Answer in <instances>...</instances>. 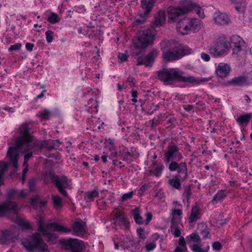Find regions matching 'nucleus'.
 Returning a JSON list of instances; mask_svg holds the SVG:
<instances>
[{
  "label": "nucleus",
  "instance_id": "obj_1",
  "mask_svg": "<svg viewBox=\"0 0 252 252\" xmlns=\"http://www.w3.org/2000/svg\"><path fill=\"white\" fill-rule=\"evenodd\" d=\"M194 10L200 18H204V11L198 4L191 0H187L183 8L178 6H169L167 9L168 19L172 23L177 22V29L181 34H187L191 32H196L201 28V21L197 18L184 17L186 13Z\"/></svg>",
  "mask_w": 252,
  "mask_h": 252
},
{
  "label": "nucleus",
  "instance_id": "obj_2",
  "mask_svg": "<svg viewBox=\"0 0 252 252\" xmlns=\"http://www.w3.org/2000/svg\"><path fill=\"white\" fill-rule=\"evenodd\" d=\"M18 130L19 135L15 138L14 145L8 148L7 153L9 164L15 169L18 167L19 152L26 154L24 156L25 165L28 163L29 158L32 156L33 150L39 145L38 140L30 133L27 124L21 125Z\"/></svg>",
  "mask_w": 252,
  "mask_h": 252
},
{
  "label": "nucleus",
  "instance_id": "obj_3",
  "mask_svg": "<svg viewBox=\"0 0 252 252\" xmlns=\"http://www.w3.org/2000/svg\"><path fill=\"white\" fill-rule=\"evenodd\" d=\"M159 80L166 85L171 84L174 81L191 84H199L208 81L207 78H199L189 75L178 68H163L157 72Z\"/></svg>",
  "mask_w": 252,
  "mask_h": 252
},
{
  "label": "nucleus",
  "instance_id": "obj_4",
  "mask_svg": "<svg viewBox=\"0 0 252 252\" xmlns=\"http://www.w3.org/2000/svg\"><path fill=\"white\" fill-rule=\"evenodd\" d=\"M160 46L162 58L167 62L178 60L193 52L192 49L188 46H177L173 41H162L160 43Z\"/></svg>",
  "mask_w": 252,
  "mask_h": 252
},
{
  "label": "nucleus",
  "instance_id": "obj_5",
  "mask_svg": "<svg viewBox=\"0 0 252 252\" xmlns=\"http://www.w3.org/2000/svg\"><path fill=\"white\" fill-rule=\"evenodd\" d=\"M48 177L59 192L63 196L67 197L68 194L65 189L71 188V181L64 175H58L52 172L49 173Z\"/></svg>",
  "mask_w": 252,
  "mask_h": 252
},
{
  "label": "nucleus",
  "instance_id": "obj_6",
  "mask_svg": "<svg viewBox=\"0 0 252 252\" xmlns=\"http://www.w3.org/2000/svg\"><path fill=\"white\" fill-rule=\"evenodd\" d=\"M154 35L155 31L153 29L139 31L133 42L134 47L136 49L146 48L153 42Z\"/></svg>",
  "mask_w": 252,
  "mask_h": 252
},
{
  "label": "nucleus",
  "instance_id": "obj_7",
  "mask_svg": "<svg viewBox=\"0 0 252 252\" xmlns=\"http://www.w3.org/2000/svg\"><path fill=\"white\" fill-rule=\"evenodd\" d=\"M38 230L43 235L49 238H51L53 236V232L57 231L63 233H67L71 231L70 228L54 222L47 224L45 228L43 221L41 219L38 221Z\"/></svg>",
  "mask_w": 252,
  "mask_h": 252
},
{
  "label": "nucleus",
  "instance_id": "obj_8",
  "mask_svg": "<svg viewBox=\"0 0 252 252\" xmlns=\"http://www.w3.org/2000/svg\"><path fill=\"white\" fill-rule=\"evenodd\" d=\"M183 158L180 149L175 144H169L164 151L163 159L166 165L172 162L180 161Z\"/></svg>",
  "mask_w": 252,
  "mask_h": 252
},
{
  "label": "nucleus",
  "instance_id": "obj_9",
  "mask_svg": "<svg viewBox=\"0 0 252 252\" xmlns=\"http://www.w3.org/2000/svg\"><path fill=\"white\" fill-rule=\"evenodd\" d=\"M20 210L17 203L11 200L0 202V217L6 216L11 218V216H17Z\"/></svg>",
  "mask_w": 252,
  "mask_h": 252
},
{
  "label": "nucleus",
  "instance_id": "obj_10",
  "mask_svg": "<svg viewBox=\"0 0 252 252\" xmlns=\"http://www.w3.org/2000/svg\"><path fill=\"white\" fill-rule=\"evenodd\" d=\"M174 161L168 164V169L171 172H177L176 176L181 178V180H186L188 176V167L185 162Z\"/></svg>",
  "mask_w": 252,
  "mask_h": 252
},
{
  "label": "nucleus",
  "instance_id": "obj_11",
  "mask_svg": "<svg viewBox=\"0 0 252 252\" xmlns=\"http://www.w3.org/2000/svg\"><path fill=\"white\" fill-rule=\"evenodd\" d=\"M62 243L65 249L72 252H83L85 249L84 242L77 239L63 240Z\"/></svg>",
  "mask_w": 252,
  "mask_h": 252
},
{
  "label": "nucleus",
  "instance_id": "obj_12",
  "mask_svg": "<svg viewBox=\"0 0 252 252\" xmlns=\"http://www.w3.org/2000/svg\"><path fill=\"white\" fill-rule=\"evenodd\" d=\"M25 247L29 251H32L41 247V245H45L41 238L39 232L31 235L23 242Z\"/></svg>",
  "mask_w": 252,
  "mask_h": 252
},
{
  "label": "nucleus",
  "instance_id": "obj_13",
  "mask_svg": "<svg viewBox=\"0 0 252 252\" xmlns=\"http://www.w3.org/2000/svg\"><path fill=\"white\" fill-rule=\"evenodd\" d=\"M245 46L244 40L238 35H233L230 38L229 47L233 50V54H238L242 51Z\"/></svg>",
  "mask_w": 252,
  "mask_h": 252
},
{
  "label": "nucleus",
  "instance_id": "obj_14",
  "mask_svg": "<svg viewBox=\"0 0 252 252\" xmlns=\"http://www.w3.org/2000/svg\"><path fill=\"white\" fill-rule=\"evenodd\" d=\"M158 55V51L157 49H153L144 58H139L137 59L136 65H140L144 64L145 66H150L153 63L155 59Z\"/></svg>",
  "mask_w": 252,
  "mask_h": 252
},
{
  "label": "nucleus",
  "instance_id": "obj_15",
  "mask_svg": "<svg viewBox=\"0 0 252 252\" xmlns=\"http://www.w3.org/2000/svg\"><path fill=\"white\" fill-rule=\"evenodd\" d=\"M213 21L216 25L220 26L227 25L231 22L229 16L220 11H216L213 14Z\"/></svg>",
  "mask_w": 252,
  "mask_h": 252
},
{
  "label": "nucleus",
  "instance_id": "obj_16",
  "mask_svg": "<svg viewBox=\"0 0 252 252\" xmlns=\"http://www.w3.org/2000/svg\"><path fill=\"white\" fill-rule=\"evenodd\" d=\"M144 10L143 13H141L134 18V21L132 24L134 26H139L143 25L149 17L150 13L152 9H150V7L147 5L143 6L142 8Z\"/></svg>",
  "mask_w": 252,
  "mask_h": 252
},
{
  "label": "nucleus",
  "instance_id": "obj_17",
  "mask_svg": "<svg viewBox=\"0 0 252 252\" xmlns=\"http://www.w3.org/2000/svg\"><path fill=\"white\" fill-rule=\"evenodd\" d=\"M249 77L245 75H239L229 80L227 84L233 86L244 87L250 85Z\"/></svg>",
  "mask_w": 252,
  "mask_h": 252
},
{
  "label": "nucleus",
  "instance_id": "obj_18",
  "mask_svg": "<svg viewBox=\"0 0 252 252\" xmlns=\"http://www.w3.org/2000/svg\"><path fill=\"white\" fill-rule=\"evenodd\" d=\"M85 226V223L81 220L74 222L72 226L73 234L79 236H83L86 233Z\"/></svg>",
  "mask_w": 252,
  "mask_h": 252
},
{
  "label": "nucleus",
  "instance_id": "obj_19",
  "mask_svg": "<svg viewBox=\"0 0 252 252\" xmlns=\"http://www.w3.org/2000/svg\"><path fill=\"white\" fill-rule=\"evenodd\" d=\"M201 216V210L200 207L195 205L192 207L190 214L188 218L189 222L190 224L195 223L200 219Z\"/></svg>",
  "mask_w": 252,
  "mask_h": 252
},
{
  "label": "nucleus",
  "instance_id": "obj_20",
  "mask_svg": "<svg viewBox=\"0 0 252 252\" xmlns=\"http://www.w3.org/2000/svg\"><path fill=\"white\" fill-rule=\"evenodd\" d=\"M28 192L25 189H11L7 193V197L10 199H16L19 198H25Z\"/></svg>",
  "mask_w": 252,
  "mask_h": 252
},
{
  "label": "nucleus",
  "instance_id": "obj_21",
  "mask_svg": "<svg viewBox=\"0 0 252 252\" xmlns=\"http://www.w3.org/2000/svg\"><path fill=\"white\" fill-rule=\"evenodd\" d=\"M230 71V66L225 63H220L216 70L217 75L220 77H226Z\"/></svg>",
  "mask_w": 252,
  "mask_h": 252
},
{
  "label": "nucleus",
  "instance_id": "obj_22",
  "mask_svg": "<svg viewBox=\"0 0 252 252\" xmlns=\"http://www.w3.org/2000/svg\"><path fill=\"white\" fill-rule=\"evenodd\" d=\"M15 235L9 230H5L0 236V242L2 244L9 243L14 238Z\"/></svg>",
  "mask_w": 252,
  "mask_h": 252
},
{
  "label": "nucleus",
  "instance_id": "obj_23",
  "mask_svg": "<svg viewBox=\"0 0 252 252\" xmlns=\"http://www.w3.org/2000/svg\"><path fill=\"white\" fill-rule=\"evenodd\" d=\"M165 12L160 10L155 17V24L157 26H161L165 21Z\"/></svg>",
  "mask_w": 252,
  "mask_h": 252
},
{
  "label": "nucleus",
  "instance_id": "obj_24",
  "mask_svg": "<svg viewBox=\"0 0 252 252\" xmlns=\"http://www.w3.org/2000/svg\"><path fill=\"white\" fill-rule=\"evenodd\" d=\"M181 178H180L179 176L175 175L172 178L169 179L167 181V184L168 186L177 189H179L181 188Z\"/></svg>",
  "mask_w": 252,
  "mask_h": 252
},
{
  "label": "nucleus",
  "instance_id": "obj_25",
  "mask_svg": "<svg viewBox=\"0 0 252 252\" xmlns=\"http://www.w3.org/2000/svg\"><path fill=\"white\" fill-rule=\"evenodd\" d=\"M226 196V194L224 190H219L217 193L213 197L212 200V203L213 204L217 203L219 202L222 201Z\"/></svg>",
  "mask_w": 252,
  "mask_h": 252
},
{
  "label": "nucleus",
  "instance_id": "obj_26",
  "mask_svg": "<svg viewBox=\"0 0 252 252\" xmlns=\"http://www.w3.org/2000/svg\"><path fill=\"white\" fill-rule=\"evenodd\" d=\"M99 192L95 189L88 191L84 194V199L87 202L93 201L95 198L98 196Z\"/></svg>",
  "mask_w": 252,
  "mask_h": 252
},
{
  "label": "nucleus",
  "instance_id": "obj_27",
  "mask_svg": "<svg viewBox=\"0 0 252 252\" xmlns=\"http://www.w3.org/2000/svg\"><path fill=\"white\" fill-rule=\"evenodd\" d=\"M135 244L133 238L130 235H126L123 241L121 242V246L125 249L133 247Z\"/></svg>",
  "mask_w": 252,
  "mask_h": 252
},
{
  "label": "nucleus",
  "instance_id": "obj_28",
  "mask_svg": "<svg viewBox=\"0 0 252 252\" xmlns=\"http://www.w3.org/2000/svg\"><path fill=\"white\" fill-rule=\"evenodd\" d=\"M15 221L23 229L29 230L32 229L30 223L27 220L16 217Z\"/></svg>",
  "mask_w": 252,
  "mask_h": 252
},
{
  "label": "nucleus",
  "instance_id": "obj_29",
  "mask_svg": "<svg viewBox=\"0 0 252 252\" xmlns=\"http://www.w3.org/2000/svg\"><path fill=\"white\" fill-rule=\"evenodd\" d=\"M214 47L220 52L223 54L225 50L229 47V42L225 41H220L217 42Z\"/></svg>",
  "mask_w": 252,
  "mask_h": 252
},
{
  "label": "nucleus",
  "instance_id": "obj_30",
  "mask_svg": "<svg viewBox=\"0 0 252 252\" xmlns=\"http://www.w3.org/2000/svg\"><path fill=\"white\" fill-rule=\"evenodd\" d=\"M164 169V166L163 164L160 163L159 166H157L154 169V170H151L150 171V174L151 175H154L157 177H159L161 176L162 171Z\"/></svg>",
  "mask_w": 252,
  "mask_h": 252
},
{
  "label": "nucleus",
  "instance_id": "obj_31",
  "mask_svg": "<svg viewBox=\"0 0 252 252\" xmlns=\"http://www.w3.org/2000/svg\"><path fill=\"white\" fill-rule=\"evenodd\" d=\"M7 163L2 161H0V186L2 184L4 175L7 171Z\"/></svg>",
  "mask_w": 252,
  "mask_h": 252
},
{
  "label": "nucleus",
  "instance_id": "obj_32",
  "mask_svg": "<svg viewBox=\"0 0 252 252\" xmlns=\"http://www.w3.org/2000/svg\"><path fill=\"white\" fill-rule=\"evenodd\" d=\"M52 198L54 207L55 208L59 209L63 207V202L61 198L59 196L53 195Z\"/></svg>",
  "mask_w": 252,
  "mask_h": 252
},
{
  "label": "nucleus",
  "instance_id": "obj_33",
  "mask_svg": "<svg viewBox=\"0 0 252 252\" xmlns=\"http://www.w3.org/2000/svg\"><path fill=\"white\" fill-rule=\"evenodd\" d=\"M132 215L137 223L141 224L142 223V218L140 216L139 210L138 208L132 210Z\"/></svg>",
  "mask_w": 252,
  "mask_h": 252
},
{
  "label": "nucleus",
  "instance_id": "obj_34",
  "mask_svg": "<svg viewBox=\"0 0 252 252\" xmlns=\"http://www.w3.org/2000/svg\"><path fill=\"white\" fill-rule=\"evenodd\" d=\"M188 243H190V242L200 243L201 239L200 236L195 233H192L186 238Z\"/></svg>",
  "mask_w": 252,
  "mask_h": 252
},
{
  "label": "nucleus",
  "instance_id": "obj_35",
  "mask_svg": "<svg viewBox=\"0 0 252 252\" xmlns=\"http://www.w3.org/2000/svg\"><path fill=\"white\" fill-rule=\"evenodd\" d=\"M251 117V115L249 114L242 115L237 118V121L241 125L247 124L250 120Z\"/></svg>",
  "mask_w": 252,
  "mask_h": 252
},
{
  "label": "nucleus",
  "instance_id": "obj_36",
  "mask_svg": "<svg viewBox=\"0 0 252 252\" xmlns=\"http://www.w3.org/2000/svg\"><path fill=\"white\" fill-rule=\"evenodd\" d=\"M51 115V112L48 110H44L39 112L36 116L42 120H47L49 119Z\"/></svg>",
  "mask_w": 252,
  "mask_h": 252
},
{
  "label": "nucleus",
  "instance_id": "obj_37",
  "mask_svg": "<svg viewBox=\"0 0 252 252\" xmlns=\"http://www.w3.org/2000/svg\"><path fill=\"white\" fill-rule=\"evenodd\" d=\"M47 21L52 24H54L58 23L60 21V18L59 16L55 13H52L48 17Z\"/></svg>",
  "mask_w": 252,
  "mask_h": 252
},
{
  "label": "nucleus",
  "instance_id": "obj_38",
  "mask_svg": "<svg viewBox=\"0 0 252 252\" xmlns=\"http://www.w3.org/2000/svg\"><path fill=\"white\" fill-rule=\"evenodd\" d=\"M210 246H206L203 249H201L200 246L196 244H194L192 246V250L194 252H208L209 250Z\"/></svg>",
  "mask_w": 252,
  "mask_h": 252
},
{
  "label": "nucleus",
  "instance_id": "obj_39",
  "mask_svg": "<svg viewBox=\"0 0 252 252\" xmlns=\"http://www.w3.org/2000/svg\"><path fill=\"white\" fill-rule=\"evenodd\" d=\"M157 1V0H149L148 1H147V0H141V8H143L144 5H147L150 7V9H152Z\"/></svg>",
  "mask_w": 252,
  "mask_h": 252
},
{
  "label": "nucleus",
  "instance_id": "obj_40",
  "mask_svg": "<svg viewBox=\"0 0 252 252\" xmlns=\"http://www.w3.org/2000/svg\"><path fill=\"white\" fill-rule=\"evenodd\" d=\"M235 8L239 13H243L245 11L246 3L244 2L236 3Z\"/></svg>",
  "mask_w": 252,
  "mask_h": 252
},
{
  "label": "nucleus",
  "instance_id": "obj_41",
  "mask_svg": "<svg viewBox=\"0 0 252 252\" xmlns=\"http://www.w3.org/2000/svg\"><path fill=\"white\" fill-rule=\"evenodd\" d=\"M181 221L180 217H174L171 218L170 228L175 226V227H179Z\"/></svg>",
  "mask_w": 252,
  "mask_h": 252
},
{
  "label": "nucleus",
  "instance_id": "obj_42",
  "mask_svg": "<svg viewBox=\"0 0 252 252\" xmlns=\"http://www.w3.org/2000/svg\"><path fill=\"white\" fill-rule=\"evenodd\" d=\"M133 195V191H130V192H128L127 193H125L122 195V196L120 199V201L122 202L126 201L128 199L132 198Z\"/></svg>",
  "mask_w": 252,
  "mask_h": 252
},
{
  "label": "nucleus",
  "instance_id": "obj_43",
  "mask_svg": "<svg viewBox=\"0 0 252 252\" xmlns=\"http://www.w3.org/2000/svg\"><path fill=\"white\" fill-rule=\"evenodd\" d=\"M210 53L212 56L216 57H220L223 54H222L221 52H220V51H219V50H218L214 46L210 48Z\"/></svg>",
  "mask_w": 252,
  "mask_h": 252
},
{
  "label": "nucleus",
  "instance_id": "obj_44",
  "mask_svg": "<svg viewBox=\"0 0 252 252\" xmlns=\"http://www.w3.org/2000/svg\"><path fill=\"white\" fill-rule=\"evenodd\" d=\"M36 181L37 180L35 178H32L29 181L28 186L31 191H33L35 189V185L36 183Z\"/></svg>",
  "mask_w": 252,
  "mask_h": 252
},
{
  "label": "nucleus",
  "instance_id": "obj_45",
  "mask_svg": "<svg viewBox=\"0 0 252 252\" xmlns=\"http://www.w3.org/2000/svg\"><path fill=\"white\" fill-rule=\"evenodd\" d=\"M191 195V191L189 187L185 188L184 192V196L187 199L188 202L189 201Z\"/></svg>",
  "mask_w": 252,
  "mask_h": 252
},
{
  "label": "nucleus",
  "instance_id": "obj_46",
  "mask_svg": "<svg viewBox=\"0 0 252 252\" xmlns=\"http://www.w3.org/2000/svg\"><path fill=\"white\" fill-rule=\"evenodd\" d=\"M172 233L174 235L175 237H178L180 236L181 231L179 227H175V226L170 228Z\"/></svg>",
  "mask_w": 252,
  "mask_h": 252
},
{
  "label": "nucleus",
  "instance_id": "obj_47",
  "mask_svg": "<svg viewBox=\"0 0 252 252\" xmlns=\"http://www.w3.org/2000/svg\"><path fill=\"white\" fill-rule=\"evenodd\" d=\"M182 214V211L180 209H174L172 210L171 214V217L174 218V217H180L181 218V216Z\"/></svg>",
  "mask_w": 252,
  "mask_h": 252
},
{
  "label": "nucleus",
  "instance_id": "obj_48",
  "mask_svg": "<svg viewBox=\"0 0 252 252\" xmlns=\"http://www.w3.org/2000/svg\"><path fill=\"white\" fill-rule=\"evenodd\" d=\"M46 40L48 43H50L53 41V32L51 30H48L45 32Z\"/></svg>",
  "mask_w": 252,
  "mask_h": 252
},
{
  "label": "nucleus",
  "instance_id": "obj_49",
  "mask_svg": "<svg viewBox=\"0 0 252 252\" xmlns=\"http://www.w3.org/2000/svg\"><path fill=\"white\" fill-rule=\"evenodd\" d=\"M23 166L24 167V168L23 170V174H22V184H24L26 180V174L28 171V163H27V164L24 165Z\"/></svg>",
  "mask_w": 252,
  "mask_h": 252
},
{
  "label": "nucleus",
  "instance_id": "obj_50",
  "mask_svg": "<svg viewBox=\"0 0 252 252\" xmlns=\"http://www.w3.org/2000/svg\"><path fill=\"white\" fill-rule=\"evenodd\" d=\"M21 43H17L14 45L10 46V47L8 49V51L9 52L13 51H18L19 50L21 47Z\"/></svg>",
  "mask_w": 252,
  "mask_h": 252
},
{
  "label": "nucleus",
  "instance_id": "obj_51",
  "mask_svg": "<svg viewBox=\"0 0 252 252\" xmlns=\"http://www.w3.org/2000/svg\"><path fill=\"white\" fill-rule=\"evenodd\" d=\"M137 233L139 239H141V240L145 239V232L144 229L142 228H139L137 229Z\"/></svg>",
  "mask_w": 252,
  "mask_h": 252
},
{
  "label": "nucleus",
  "instance_id": "obj_52",
  "mask_svg": "<svg viewBox=\"0 0 252 252\" xmlns=\"http://www.w3.org/2000/svg\"><path fill=\"white\" fill-rule=\"evenodd\" d=\"M209 233L210 232L207 226L203 227V228L201 230V234L204 238H208Z\"/></svg>",
  "mask_w": 252,
  "mask_h": 252
},
{
  "label": "nucleus",
  "instance_id": "obj_53",
  "mask_svg": "<svg viewBox=\"0 0 252 252\" xmlns=\"http://www.w3.org/2000/svg\"><path fill=\"white\" fill-rule=\"evenodd\" d=\"M155 197L158 198L159 200L162 201L164 198V193L162 190L159 189L157 192Z\"/></svg>",
  "mask_w": 252,
  "mask_h": 252
},
{
  "label": "nucleus",
  "instance_id": "obj_54",
  "mask_svg": "<svg viewBox=\"0 0 252 252\" xmlns=\"http://www.w3.org/2000/svg\"><path fill=\"white\" fill-rule=\"evenodd\" d=\"M179 245L180 247L183 248L184 250H187V248L186 246V242L183 237H181L179 240Z\"/></svg>",
  "mask_w": 252,
  "mask_h": 252
},
{
  "label": "nucleus",
  "instance_id": "obj_55",
  "mask_svg": "<svg viewBox=\"0 0 252 252\" xmlns=\"http://www.w3.org/2000/svg\"><path fill=\"white\" fill-rule=\"evenodd\" d=\"M212 248L214 250L219 251L221 249L222 245L219 242H215L212 244Z\"/></svg>",
  "mask_w": 252,
  "mask_h": 252
},
{
  "label": "nucleus",
  "instance_id": "obj_56",
  "mask_svg": "<svg viewBox=\"0 0 252 252\" xmlns=\"http://www.w3.org/2000/svg\"><path fill=\"white\" fill-rule=\"evenodd\" d=\"M35 252H49L47 246L45 245H41V247L37 248Z\"/></svg>",
  "mask_w": 252,
  "mask_h": 252
},
{
  "label": "nucleus",
  "instance_id": "obj_57",
  "mask_svg": "<svg viewBox=\"0 0 252 252\" xmlns=\"http://www.w3.org/2000/svg\"><path fill=\"white\" fill-rule=\"evenodd\" d=\"M118 58L121 62H124L127 60V56L124 53H119L118 55Z\"/></svg>",
  "mask_w": 252,
  "mask_h": 252
},
{
  "label": "nucleus",
  "instance_id": "obj_58",
  "mask_svg": "<svg viewBox=\"0 0 252 252\" xmlns=\"http://www.w3.org/2000/svg\"><path fill=\"white\" fill-rule=\"evenodd\" d=\"M200 56L201 59L205 62H208L210 59V56L204 52L201 53Z\"/></svg>",
  "mask_w": 252,
  "mask_h": 252
},
{
  "label": "nucleus",
  "instance_id": "obj_59",
  "mask_svg": "<svg viewBox=\"0 0 252 252\" xmlns=\"http://www.w3.org/2000/svg\"><path fill=\"white\" fill-rule=\"evenodd\" d=\"M166 122L167 124H171L173 125L174 126H175L176 119L173 117H168L166 118Z\"/></svg>",
  "mask_w": 252,
  "mask_h": 252
},
{
  "label": "nucleus",
  "instance_id": "obj_60",
  "mask_svg": "<svg viewBox=\"0 0 252 252\" xmlns=\"http://www.w3.org/2000/svg\"><path fill=\"white\" fill-rule=\"evenodd\" d=\"M156 247V245L154 243H148L146 245V248L147 251H151L155 249Z\"/></svg>",
  "mask_w": 252,
  "mask_h": 252
},
{
  "label": "nucleus",
  "instance_id": "obj_61",
  "mask_svg": "<svg viewBox=\"0 0 252 252\" xmlns=\"http://www.w3.org/2000/svg\"><path fill=\"white\" fill-rule=\"evenodd\" d=\"M116 220H120L121 222H124L125 221V218L124 216L120 213L116 215Z\"/></svg>",
  "mask_w": 252,
  "mask_h": 252
},
{
  "label": "nucleus",
  "instance_id": "obj_62",
  "mask_svg": "<svg viewBox=\"0 0 252 252\" xmlns=\"http://www.w3.org/2000/svg\"><path fill=\"white\" fill-rule=\"evenodd\" d=\"M50 142H53V141L52 140H51V141H49V140H45L44 141L40 146V149H42L43 148H46L47 149L49 144Z\"/></svg>",
  "mask_w": 252,
  "mask_h": 252
},
{
  "label": "nucleus",
  "instance_id": "obj_63",
  "mask_svg": "<svg viewBox=\"0 0 252 252\" xmlns=\"http://www.w3.org/2000/svg\"><path fill=\"white\" fill-rule=\"evenodd\" d=\"M146 224H148L152 219V214L150 212H148L146 214Z\"/></svg>",
  "mask_w": 252,
  "mask_h": 252
},
{
  "label": "nucleus",
  "instance_id": "obj_64",
  "mask_svg": "<svg viewBox=\"0 0 252 252\" xmlns=\"http://www.w3.org/2000/svg\"><path fill=\"white\" fill-rule=\"evenodd\" d=\"M33 47H34V45L32 43H27L26 44V49L30 52H31L32 51Z\"/></svg>",
  "mask_w": 252,
  "mask_h": 252
}]
</instances>
